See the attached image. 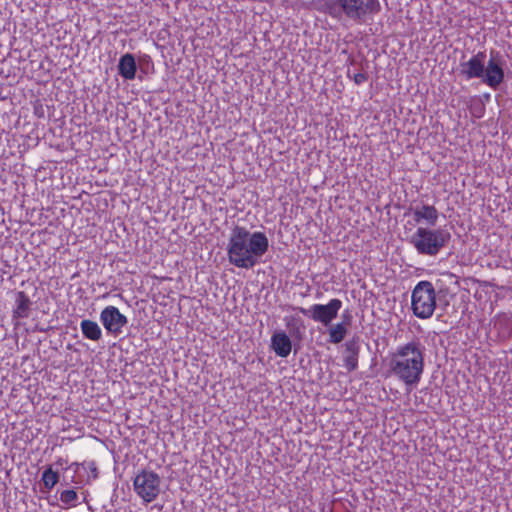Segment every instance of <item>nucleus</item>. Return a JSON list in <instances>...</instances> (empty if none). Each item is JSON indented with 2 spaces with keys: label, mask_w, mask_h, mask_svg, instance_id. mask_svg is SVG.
<instances>
[{
  "label": "nucleus",
  "mask_w": 512,
  "mask_h": 512,
  "mask_svg": "<svg viewBox=\"0 0 512 512\" xmlns=\"http://www.w3.org/2000/svg\"><path fill=\"white\" fill-rule=\"evenodd\" d=\"M343 15L357 23L365 24L381 11L379 0H341Z\"/></svg>",
  "instance_id": "5"
},
{
  "label": "nucleus",
  "mask_w": 512,
  "mask_h": 512,
  "mask_svg": "<svg viewBox=\"0 0 512 512\" xmlns=\"http://www.w3.org/2000/svg\"><path fill=\"white\" fill-rule=\"evenodd\" d=\"M315 5L318 11L328 14L332 18H340L343 15L341 0H317Z\"/></svg>",
  "instance_id": "16"
},
{
  "label": "nucleus",
  "mask_w": 512,
  "mask_h": 512,
  "mask_svg": "<svg viewBox=\"0 0 512 512\" xmlns=\"http://www.w3.org/2000/svg\"><path fill=\"white\" fill-rule=\"evenodd\" d=\"M100 321L107 332L119 334L127 324V317L120 310L112 305L106 306L100 313Z\"/></svg>",
  "instance_id": "8"
},
{
  "label": "nucleus",
  "mask_w": 512,
  "mask_h": 512,
  "mask_svg": "<svg viewBox=\"0 0 512 512\" xmlns=\"http://www.w3.org/2000/svg\"><path fill=\"white\" fill-rule=\"evenodd\" d=\"M78 499V493L74 488L63 490L60 493V501L67 508L76 507L79 504Z\"/></svg>",
  "instance_id": "20"
},
{
  "label": "nucleus",
  "mask_w": 512,
  "mask_h": 512,
  "mask_svg": "<svg viewBox=\"0 0 512 512\" xmlns=\"http://www.w3.org/2000/svg\"><path fill=\"white\" fill-rule=\"evenodd\" d=\"M341 307L342 301L338 298H333L327 304H313L308 309L300 307L299 311L313 321L328 326L337 317Z\"/></svg>",
  "instance_id": "7"
},
{
  "label": "nucleus",
  "mask_w": 512,
  "mask_h": 512,
  "mask_svg": "<svg viewBox=\"0 0 512 512\" xmlns=\"http://www.w3.org/2000/svg\"><path fill=\"white\" fill-rule=\"evenodd\" d=\"M412 218L418 226L433 228L439 221V211L434 205L422 204L411 209Z\"/></svg>",
  "instance_id": "9"
},
{
  "label": "nucleus",
  "mask_w": 512,
  "mask_h": 512,
  "mask_svg": "<svg viewBox=\"0 0 512 512\" xmlns=\"http://www.w3.org/2000/svg\"><path fill=\"white\" fill-rule=\"evenodd\" d=\"M160 484V476L148 469H142L133 479L134 492L145 503H151L159 496Z\"/></svg>",
  "instance_id": "6"
},
{
  "label": "nucleus",
  "mask_w": 512,
  "mask_h": 512,
  "mask_svg": "<svg viewBox=\"0 0 512 512\" xmlns=\"http://www.w3.org/2000/svg\"><path fill=\"white\" fill-rule=\"evenodd\" d=\"M359 345L355 340L346 342L345 355L343 358L344 367L352 372L358 367Z\"/></svg>",
  "instance_id": "15"
},
{
  "label": "nucleus",
  "mask_w": 512,
  "mask_h": 512,
  "mask_svg": "<svg viewBox=\"0 0 512 512\" xmlns=\"http://www.w3.org/2000/svg\"><path fill=\"white\" fill-rule=\"evenodd\" d=\"M269 248L264 232H249L245 227L235 226L229 238L227 254L231 264L238 268H252Z\"/></svg>",
  "instance_id": "2"
},
{
  "label": "nucleus",
  "mask_w": 512,
  "mask_h": 512,
  "mask_svg": "<svg viewBox=\"0 0 512 512\" xmlns=\"http://www.w3.org/2000/svg\"><path fill=\"white\" fill-rule=\"evenodd\" d=\"M32 302L24 291H18L15 295V306L12 310L13 319L28 318L31 311Z\"/></svg>",
  "instance_id": "12"
},
{
  "label": "nucleus",
  "mask_w": 512,
  "mask_h": 512,
  "mask_svg": "<svg viewBox=\"0 0 512 512\" xmlns=\"http://www.w3.org/2000/svg\"><path fill=\"white\" fill-rule=\"evenodd\" d=\"M411 309L419 319H429L436 309V291L430 281H419L411 294Z\"/></svg>",
  "instance_id": "4"
},
{
  "label": "nucleus",
  "mask_w": 512,
  "mask_h": 512,
  "mask_svg": "<svg viewBox=\"0 0 512 512\" xmlns=\"http://www.w3.org/2000/svg\"><path fill=\"white\" fill-rule=\"evenodd\" d=\"M59 481V473L51 466L47 467L41 475V482L47 491H50Z\"/></svg>",
  "instance_id": "19"
},
{
  "label": "nucleus",
  "mask_w": 512,
  "mask_h": 512,
  "mask_svg": "<svg viewBox=\"0 0 512 512\" xmlns=\"http://www.w3.org/2000/svg\"><path fill=\"white\" fill-rule=\"evenodd\" d=\"M271 347L279 357H287L292 349V343L285 332H276L271 337Z\"/></svg>",
  "instance_id": "13"
},
{
  "label": "nucleus",
  "mask_w": 512,
  "mask_h": 512,
  "mask_svg": "<svg viewBox=\"0 0 512 512\" xmlns=\"http://www.w3.org/2000/svg\"><path fill=\"white\" fill-rule=\"evenodd\" d=\"M485 52H478L468 61L460 63V74L466 79L482 78L484 76Z\"/></svg>",
  "instance_id": "10"
},
{
  "label": "nucleus",
  "mask_w": 512,
  "mask_h": 512,
  "mask_svg": "<svg viewBox=\"0 0 512 512\" xmlns=\"http://www.w3.org/2000/svg\"><path fill=\"white\" fill-rule=\"evenodd\" d=\"M483 81L490 88L496 89L504 80V70L494 59H489L487 66H484Z\"/></svg>",
  "instance_id": "11"
},
{
  "label": "nucleus",
  "mask_w": 512,
  "mask_h": 512,
  "mask_svg": "<svg viewBox=\"0 0 512 512\" xmlns=\"http://www.w3.org/2000/svg\"><path fill=\"white\" fill-rule=\"evenodd\" d=\"M425 356L426 348L419 339L397 346L388 355L386 376L394 377L410 392L422 379Z\"/></svg>",
  "instance_id": "1"
},
{
  "label": "nucleus",
  "mask_w": 512,
  "mask_h": 512,
  "mask_svg": "<svg viewBox=\"0 0 512 512\" xmlns=\"http://www.w3.org/2000/svg\"><path fill=\"white\" fill-rule=\"evenodd\" d=\"M347 325L343 322L332 325L329 330V342L338 344L344 340L347 335Z\"/></svg>",
  "instance_id": "18"
},
{
  "label": "nucleus",
  "mask_w": 512,
  "mask_h": 512,
  "mask_svg": "<svg viewBox=\"0 0 512 512\" xmlns=\"http://www.w3.org/2000/svg\"><path fill=\"white\" fill-rule=\"evenodd\" d=\"M136 72L137 64L135 57L130 53L122 55L118 63V73L120 76L125 80H133L136 76Z\"/></svg>",
  "instance_id": "14"
},
{
  "label": "nucleus",
  "mask_w": 512,
  "mask_h": 512,
  "mask_svg": "<svg viewBox=\"0 0 512 512\" xmlns=\"http://www.w3.org/2000/svg\"><path fill=\"white\" fill-rule=\"evenodd\" d=\"M80 329L84 336V338L92 340V341H99L102 337V330L97 322L90 320V319H84L80 322Z\"/></svg>",
  "instance_id": "17"
},
{
  "label": "nucleus",
  "mask_w": 512,
  "mask_h": 512,
  "mask_svg": "<svg viewBox=\"0 0 512 512\" xmlns=\"http://www.w3.org/2000/svg\"><path fill=\"white\" fill-rule=\"evenodd\" d=\"M368 79V76L365 73H356L353 76V80L357 85H360L364 82H366Z\"/></svg>",
  "instance_id": "22"
},
{
  "label": "nucleus",
  "mask_w": 512,
  "mask_h": 512,
  "mask_svg": "<svg viewBox=\"0 0 512 512\" xmlns=\"http://www.w3.org/2000/svg\"><path fill=\"white\" fill-rule=\"evenodd\" d=\"M87 469L90 471L93 479H96L98 477V469L94 461L87 463Z\"/></svg>",
  "instance_id": "21"
},
{
  "label": "nucleus",
  "mask_w": 512,
  "mask_h": 512,
  "mask_svg": "<svg viewBox=\"0 0 512 512\" xmlns=\"http://www.w3.org/2000/svg\"><path fill=\"white\" fill-rule=\"evenodd\" d=\"M450 240V233L443 229L418 226L410 243L421 255L436 256Z\"/></svg>",
  "instance_id": "3"
}]
</instances>
